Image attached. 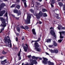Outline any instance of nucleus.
<instances>
[{"instance_id":"aec40b11","label":"nucleus","mask_w":65,"mask_h":65,"mask_svg":"<svg viewBox=\"0 0 65 65\" xmlns=\"http://www.w3.org/2000/svg\"><path fill=\"white\" fill-rule=\"evenodd\" d=\"M51 39H48L47 40L46 42L47 43H50L51 42Z\"/></svg>"},{"instance_id":"c756f323","label":"nucleus","mask_w":65,"mask_h":65,"mask_svg":"<svg viewBox=\"0 0 65 65\" xmlns=\"http://www.w3.org/2000/svg\"><path fill=\"white\" fill-rule=\"evenodd\" d=\"M55 3V1L54 0H52L51 1V3L54 4Z\"/></svg>"},{"instance_id":"8fccbe9b","label":"nucleus","mask_w":65,"mask_h":65,"mask_svg":"<svg viewBox=\"0 0 65 65\" xmlns=\"http://www.w3.org/2000/svg\"><path fill=\"white\" fill-rule=\"evenodd\" d=\"M34 5L33 4H32L31 5V7H34Z\"/></svg>"},{"instance_id":"412c9836","label":"nucleus","mask_w":65,"mask_h":65,"mask_svg":"<svg viewBox=\"0 0 65 65\" xmlns=\"http://www.w3.org/2000/svg\"><path fill=\"white\" fill-rule=\"evenodd\" d=\"M40 38H39L38 39L37 41H32V42H38L39 41H40Z\"/></svg>"},{"instance_id":"cd10ccee","label":"nucleus","mask_w":65,"mask_h":65,"mask_svg":"<svg viewBox=\"0 0 65 65\" xmlns=\"http://www.w3.org/2000/svg\"><path fill=\"white\" fill-rule=\"evenodd\" d=\"M43 15H44V17H46L47 16V14L46 13H43Z\"/></svg>"},{"instance_id":"ddd939ff","label":"nucleus","mask_w":65,"mask_h":65,"mask_svg":"<svg viewBox=\"0 0 65 65\" xmlns=\"http://www.w3.org/2000/svg\"><path fill=\"white\" fill-rule=\"evenodd\" d=\"M7 60L5 59L4 61H1V63L2 65H4L5 63H7Z\"/></svg>"},{"instance_id":"9b49d317","label":"nucleus","mask_w":65,"mask_h":65,"mask_svg":"<svg viewBox=\"0 0 65 65\" xmlns=\"http://www.w3.org/2000/svg\"><path fill=\"white\" fill-rule=\"evenodd\" d=\"M42 16V13L41 12H40L38 15V16H37V19H39Z\"/></svg>"},{"instance_id":"864d4df0","label":"nucleus","mask_w":65,"mask_h":65,"mask_svg":"<svg viewBox=\"0 0 65 65\" xmlns=\"http://www.w3.org/2000/svg\"><path fill=\"white\" fill-rule=\"evenodd\" d=\"M3 57H0V59H3Z\"/></svg>"},{"instance_id":"f03ea898","label":"nucleus","mask_w":65,"mask_h":65,"mask_svg":"<svg viewBox=\"0 0 65 65\" xmlns=\"http://www.w3.org/2000/svg\"><path fill=\"white\" fill-rule=\"evenodd\" d=\"M30 19H31V14L28 13L27 14V18L26 20L24 19V21L25 22L26 24H30Z\"/></svg>"},{"instance_id":"dca6fc26","label":"nucleus","mask_w":65,"mask_h":65,"mask_svg":"<svg viewBox=\"0 0 65 65\" xmlns=\"http://www.w3.org/2000/svg\"><path fill=\"white\" fill-rule=\"evenodd\" d=\"M39 5H40V4H39V3L37 2L36 4L35 7H38V6Z\"/></svg>"},{"instance_id":"a19ab883","label":"nucleus","mask_w":65,"mask_h":65,"mask_svg":"<svg viewBox=\"0 0 65 65\" xmlns=\"http://www.w3.org/2000/svg\"><path fill=\"white\" fill-rule=\"evenodd\" d=\"M63 10H65V5H63Z\"/></svg>"},{"instance_id":"69168bd1","label":"nucleus","mask_w":65,"mask_h":65,"mask_svg":"<svg viewBox=\"0 0 65 65\" xmlns=\"http://www.w3.org/2000/svg\"><path fill=\"white\" fill-rule=\"evenodd\" d=\"M58 1H60L61 0H58Z\"/></svg>"},{"instance_id":"bb28decb","label":"nucleus","mask_w":65,"mask_h":65,"mask_svg":"<svg viewBox=\"0 0 65 65\" xmlns=\"http://www.w3.org/2000/svg\"><path fill=\"white\" fill-rule=\"evenodd\" d=\"M18 57H19V60H21V56H20V55H21V54H20V55H19L18 54Z\"/></svg>"},{"instance_id":"13d9d810","label":"nucleus","mask_w":65,"mask_h":65,"mask_svg":"<svg viewBox=\"0 0 65 65\" xmlns=\"http://www.w3.org/2000/svg\"><path fill=\"white\" fill-rule=\"evenodd\" d=\"M53 27H51L50 28V29L51 30V29H53Z\"/></svg>"},{"instance_id":"f704fd0d","label":"nucleus","mask_w":65,"mask_h":65,"mask_svg":"<svg viewBox=\"0 0 65 65\" xmlns=\"http://www.w3.org/2000/svg\"><path fill=\"white\" fill-rule=\"evenodd\" d=\"M20 27L21 28H22V29H26L25 28V27L23 26H21Z\"/></svg>"},{"instance_id":"9d476101","label":"nucleus","mask_w":65,"mask_h":65,"mask_svg":"<svg viewBox=\"0 0 65 65\" xmlns=\"http://www.w3.org/2000/svg\"><path fill=\"white\" fill-rule=\"evenodd\" d=\"M22 46H23V48L24 51L26 52H27V50H28V45L27 44H26V46H24V44H22Z\"/></svg>"},{"instance_id":"6ab92c4d","label":"nucleus","mask_w":65,"mask_h":65,"mask_svg":"<svg viewBox=\"0 0 65 65\" xmlns=\"http://www.w3.org/2000/svg\"><path fill=\"white\" fill-rule=\"evenodd\" d=\"M60 6V7H61V6H63V3H62L59 2L58 3Z\"/></svg>"},{"instance_id":"680f3d73","label":"nucleus","mask_w":65,"mask_h":65,"mask_svg":"<svg viewBox=\"0 0 65 65\" xmlns=\"http://www.w3.org/2000/svg\"><path fill=\"white\" fill-rule=\"evenodd\" d=\"M40 2H41V1H42V0H39Z\"/></svg>"},{"instance_id":"423d86ee","label":"nucleus","mask_w":65,"mask_h":65,"mask_svg":"<svg viewBox=\"0 0 65 65\" xmlns=\"http://www.w3.org/2000/svg\"><path fill=\"white\" fill-rule=\"evenodd\" d=\"M59 32L60 35V39L58 40V41L59 43H61L62 42V41L63 40V39L62 38H63L64 37L63 36H62V34L64 35L65 34V31H62L61 32Z\"/></svg>"},{"instance_id":"39448f33","label":"nucleus","mask_w":65,"mask_h":65,"mask_svg":"<svg viewBox=\"0 0 65 65\" xmlns=\"http://www.w3.org/2000/svg\"><path fill=\"white\" fill-rule=\"evenodd\" d=\"M34 45L35 47V49L36 50V51L37 52H40L41 51V49L40 48H38L39 47V45L38 44L37 42H35V43Z\"/></svg>"},{"instance_id":"393cba45","label":"nucleus","mask_w":65,"mask_h":65,"mask_svg":"<svg viewBox=\"0 0 65 65\" xmlns=\"http://www.w3.org/2000/svg\"><path fill=\"white\" fill-rule=\"evenodd\" d=\"M57 28L58 29V30H60L61 28V25H59L58 27H57Z\"/></svg>"},{"instance_id":"774afa93","label":"nucleus","mask_w":65,"mask_h":65,"mask_svg":"<svg viewBox=\"0 0 65 65\" xmlns=\"http://www.w3.org/2000/svg\"><path fill=\"white\" fill-rule=\"evenodd\" d=\"M58 10V9H56V10Z\"/></svg>"},{"instance_id":"2eb2a0df","label":"nucleus","mask_w":65,"mask_h":65,"mask_svg":"<svg viewBox=\"0 0 65 65\" xmlns=\"http://www.w3.org/2000/svg\"><path fill=\"white\" fill-rule=\"evenodd\" d=\"M37 24H42V22L39 21V19H38Z\"/></svg>"},{"instance_id":"4be33fe9","label":"nucleus","mask_w":65,"mask_h":65,"mask_svg":"<svg viewBox=\"0 0 65 65\" xmlns=\"http://www.w3.org/2000/svg\"><path fill=\"white\" fill-rule=\"evenodd\" d=\"M54 45L55 46H57V43L55 41H54Z\"/></svg>"},{"instance_id":"49530a36","label":"nucleus","mask_w":65,"mask_h":65,"mask_svg":"<svg viewBox=\"0 0 65 65\" xmlns=\"http://www.w3.org/2000/svg\"><path fill=\"white\" fill-rule=\"evenodd\" d=\"M53 46V45H49L48 46L49 47H52Z\"/></svg>"},{"instance_id":"5fc2aeb1","label":"nucleus","mask_w":65,"mask_h":65,"mask_svg":"<svg viewBox=\"0 0 65 65\" xmlns=\"http://www.w3.org/2000/svg\"><path fill=\"white\" fill-rule=\"evenodd\" d=\"M26 0H22V1L23 2H26Z\"/></svg>"},{"instance_id":"de8ad7c7","label":"nucleus","mask_w":65,"mask_h":65,"mask_svg":"<svg viewBox=\"0 0 65 65\" xmlns=\"http://www.w3.org/2000/svg\"><path fill=\"white\" fill-rule=\"evenodd\" d=\"M15 19H16L17 20H18L19 19V18H17V17H15Z\"/></svg>"},{"instance_id":"f257e3e1","label":"nucleus","mask_w":65,"mask_h":65,"mask_svg":"<svg viewBox=\"0 0 65 65\" xmlns=\"http://www.w3.org/2000/svg\"><path fill=\"white\" fill-rule=\"evenodd\" d=\"M0 19L2 22V23L1 25L2 29L1 30V32H0V33H1L3 31H4V28L6 26V24L5 23V20L3 19V18H0Z\"/></svg>"},{"instance_id":"a878e982","label":"nucleus","mask_w":65,"mask_h":65,"mask_svg":"<svg viewBox=\"0 0 65 65\" xmlns=\"http://www.w3.org/2000/svg\"><path fill=\"white\" fill-rule=\"evenodd\" d=\"M43 12H45L47 11V10L45 9H42Z\"/></svg>"},{"instance_id":"c03bdc74","label":"nucleus","mask_w":65,"mask_h":65,"mask_svg":"<svg viewBox=\"0 0 65 65\" xmlns=\"http://www.w3.org/2000/svg\"><path fill=\"white\" fill-rule=\"evenodd\" d=\"M56 18H57V19H60V17H58H58L56 16Z\"/></svg>"},{"instance_id":"58836bf2","label":"nucleus","mask_w":65,"mask_h":65,"mask_svg":"<svg viewBox=\"0 0 65 65\" xmlns=\"http://www.w3.org/2000/svg\"><path fill=\"white\" fill-rule=\"evenodd\" d=\"M15 6V5L13 4L11 6V8L12 7H14Z\"/></svg>"},{"instance_id":"79ce46f5","label":"nucleus","mask_w":65,"mask_h":65,"mask_svg":"<svg viewBox=\"0 0 65 65\" xmlns=\"http://www.w3.org/2000/svg\"><path fill=\"white\" fill-rule=\"evenodd\" d=\"M16 1L18 3H19V2H20V0H16Z\"/></svg>"},{"instance_id":"c9c22d12","label":"nucleus","mask_w":65,"mask_h":65,"mask_svg":"<svg viewBox=\"0 0 65 65\" xmlns=\"http://www.w3.org/2000/svg\"><path fill=\"white\" fill-rule=\"evenodd\" d=\"M36 16V17H37V16H38V15L37 13H35V14H34Z\"/></svg>"},{"instance_id":"0eeeda50","label":"nucleus","mask_w":65,"mask_h":65,"mask_svg":"<svg viewBox=\"0 0 65 65\" xmlns=\"http://www.w3.org/2000/svg\"><path fill=\"white\" fill-rule=\"evenodd\" d=\"M13 12L14 13H18L17 15H21V11L20 10L18 11L17 9H15L13 10Z\"/></svg>"},{"instance_id":"338daca9","label":"nucleus","mask_w":65,"mask_h":65,"mask_svg":"<svg viewBox=\"0 0 65 65\" xmlns=\"http://www.w3.org/2000/svg\"><path fill=\"white\" fill-rule=\"evenodd\" d=\"M8 21V19H7V21Z\"/></svg>"},{"instance_id":"37998d69","label":"nucleus","mask_w":65,"mask_h":65,"mask_svg":"<svg viewBox=\"0 0 65 65\" xmlns=\"http://www.w3.org/2000/svg\"><path fill=\"white\" fill-rule=\"evenodd\" d=\"M5 15L6 17L7 18V13L6 12L5 14Z\"/></svg>"},{"instance_id":"603ef678","label":"nucleus","mask_w":65,"mask_h":65,"mask_svg":"<svg viewBox=\"0 0 65 65\" xmlns=\"http://www.w3.org/2000/svg\"><path fill=\"white\" fill-rule=\"evenodd\" d=\"M18 38L17 37L16 38V41H18Z\"/></svg>"},{"instance_id":"6e6552de","label":"nucleus","mask_w":65,"mask_h":65,"mask_svg":"<svg viewBox=\"0 0 65 65\" xmlns=\"http://www.w3.org/2000/svg\"><path fill=\"white\" fill-rule=\"evenodd\" d=\"M50 33L51 34V35L53 36L54 37L56 38V35L55 34V32H54V30H51L50 31Z\"/></svg>"},{"instance_id":"72a5a7b5","label":"nucleus","mask_w":65,"mask_h":65,"mask_svg":"<svg viewBox=\"0 0 65 65\" xmlns=\"http://www.w3.org/2000/svg\"><path fill=\"white\" fill-rule=\"evenodd\" d=\"M17 8L18 9H20V6L19 5H18L17 6Z\"/></svg>"},{"instance_id":"20e7f679","label":"nucleus","mask_w":65,"mask_h":65,"mask_svg":"<svg viewBox=\"0 0 65 65\" xmlns=\"http://www.w3.org/2000/svg\"><path fill=\"white\" fill-rule=\"evenodd\" d=\"M4 41L5 43L8 42V43H10V46H8L9 47H10L11 48V46H12V45H11V40H10L9 37L7 36V38L6 37H5L4 38Z\"/></svg>"},{"instance_id":"1a4fd4ad","label":"nucleus","mask_w":65,"mask_h":65,"mask_svg":"<svg viewBox=\"0 0 65 65\" xmlns=\"http://www.w3.org/2000/svg\"><path fill=\"white\" fill-rule=\"evenodd\" d=\"M29 62H30V63H31V64L33 63V65L34 64H37V61L35 60H33V59H30L28 60Z\"/></svg>"},{"instance_id":"5701e85b","label":"nucleus","mask_w":65,"mask_h":65,"mask_svg":"<svg viewBox=\"0 0 65 65\" xmlns=\"http://www.w3.org/2000/svg\"><path fill=\"white\" fill-rule=\"evenodd\" d=\"M17 30L18 32H20V28L19 27H18L17 28Z\"/></svg>"},{"instance_id":"7ed1b4c3","label":"nucleus","mask_w":65,"mask_h":65,"mask_svg":"<svg viewBox=\"0 0 65 65\" xmlns=\"http://www.w3.org/2000/svg\"><path fill=\"white\" fill-rule=\"evenodd\" d=\"M44 60L42 61V63L44 64H48L49 65H54L53 63L51 62L50 61H47L48 59L46 58L43 57Z\"/></svg>"},{"instance_id":"0e129e2a","label":"nucleus","mask_w":65,"mask_h":65,"mask_svg":"<svg viewBox=\"0 0 65 65\" xmlns=\"http://www.w3.org/2000/svg\"><path fill=\"white\" fill-rule=\"evenodd\" d=\"M4 1H7V0H4Z\"/></svg>"},{"instance_id":"052dcab7","label":"nucleus","mask_w":65,"mask_h":65,"mask_svg":"<svg viewBox=\"0 0 65 65\" xmlns=\"http://www.w3.org/2000/svg\"><path fill=\"white\" fill-rule=\"evenodd\" d=\"M39 59H40V60H42V58H39Z\"/></svg>"},{"instance_id":"4c0bfd02","label":"nucleus","mask_w":65,"mask_h":65,"mask_svg":"<svg viewBox=\"0 0 65 65\" xmlns=\"http://www.w3.org/2000/svg\"><path fill=\"white\" fill-rule=\"evenodd\" d=\"M21 49H20V51L18 54V55H20V54L21 55Z\"/></svg>"},{"instance_id":"7c9ffc66","label":"nucleus","mask_w":65,"mask_h":65,"mask_svg":"<svg viewBox=\"0 0 65 65\" xmlns=\"http://www.w3.org/2000/svg\"><path fill=\"white\" fill-rule=\"evenodd\" d=\"M25 28L27 30H28V29H29V27H28V26H26L25 27Z\"/></svg>"},{"instance_id":"f8f14e48","label":"nucleus","mask_w":65,"mask_h":65,"mask_svg":"<svg viewBox=\"0 0 65 65\" xmlns=\"http://www.w3.org/2000/svg\"><path fill=\"white\" fill-rule=\"evenodd\" d=\"M5 13V11L3 10L1 12V10H0V17H2V16H3V14H4V13Z\"/></svg>"},{"instance_id":"473e14b6","label":"nucleus","mask_w":65,"mask_h":65,"mask_svg":"<svg viewBox=\"0 0 65 65\" xmlns=\"http://www.w3.org/2000/svg\"><path fill=\"white\" fill-rule=\"evenodd\" d=\"M54 17H55L56 16V17H58V16H59V15H58V14H55L54 13Z\"/></svg>"},{"instance_id":"4468645a","label":"nucleus","mask_w":65,"mask_h":65,"mask_svg":"<svg viewBox=\"0 0 65 65\" xmlns=\"http://www.w3.org/2000/svg\"><path fill=\"white\" fill-rule=\"evenodd\" d=\"M32 32L33 34H34V35H36V32H35V29H32Z\"/></svg>"},{"instance_id":"a18cd8bd","label":"nucleus","mask_w":65,"mask_h":65,"mask_svg":"<svg viewBox=\"0 0 65 65\" xmlns=\"http://www.w3.org/2000/svg\"><path fill=\"white\" fill-rule=\"evenodd\" d=\"M35 57L34 56H33L32 57V59H35Z\"/></svg>"},{"instance_id":"6e6d98bb","label":"nucleus","mask_w":65,"mask_h":65,"mask_svg":"<svg viewBox=\"0 0 65 65\" xmlns=\"http://www.w3.org/2000/svg\"><path fill=\"white\" fill-rule=\"evenodd\" d=\"M45 54H46L47 55H49V54H48V53H47L46 52H45Z\"/></svg>"},{"instance_id":"ea45409f","label":"nucleus","mask_w":65,"mask_h":65,"mask_svg":"<svg viewBox=\"0 0 65 65\" xmlns=\"http://www.w3.org/2000/svg\"><path fill=\"white\" fill-rule=\"evenodd\" d=\"M49 51L50 52H51V53H53V52H54V50H52L49 49Z\"/></svg>"},{"instance_id":"e2e57ef3","label":"nucleus","mask_w":65,"mask_h":65,"mask_svg":"<svg viewBox=\"0 0 65 65\" xmlns=\"http://www.w3.org/2000/svg\"><path fill=\"white\" fill-rule=\"evenodd\" d=\"M24 63H23L22 64V65H24Z\"/></svg>"},{"instance_id":"c85d7f7f","label":"nucleus","mask_w":65,"mask_h":65,"mask_svg":"<svg viewBox=\"0 0 65 65\" xmlns=\"http://www.w3.org/2000/svg\"><path fill=\"white\" fill-rule=\"evenodd\" d=\"M24 6L25 7H27V4H26V2H24Z\"/></svg>"},{"instance_id":"f3484780","label":"nucleus","mask_w":65,"mask_h":65,"mask_svg":"<svg viewBox=\"0 0 65 65\" xmlns=\"http://www.w3.org/2000/svg\"><path fill=\"white\" fill-rule=\"evenodd\" d=\"M53 52L55 53H58V50L57 49L54 50H53Z\"/></svg>"},{"instance_id":"09e8293b","label":"nucleus","mask_w":65,"mask_h":65,"mask_svg":"<svg viewBox=\"0 0 65 65\" xmlns=\"http://www.w3.org/2000/svg\"><path fill=\"white\" fill-rule=\"evenodd\" d=\"M51 5L52 7H54V5H53V4H51Z\"/></svg>"},{"instance_id":"e433bc0d","label":"nucleus","mask_w":65,"mask_h":65,"mask_svg":"<svg viewBox=\"0 0 65 65\" xmlns=\"http://www.w3.org/2000/svg\"><path fill=\"white\" fill-rule=\"evenodd\" d=\"M27 57H28V58H31V55H28L27 56Z\"/></svg>"},{"instance_id":"b1692460","label":"nucleus","mask_w":65,"mask_h":65,"mask_svg":"<svg viewBox=\"0 0 65 65\" xmlns=\"http://www.w3.org/2000/svg\"><path fill=\"white\" fill-rule=\"evenodd\" d=\"M30 11H31L32 12V13H33V12H34V10H33L32 9H31L29 10Z\"/></svg>"},{"instance_id":"2f4dec72","label":"nucleus","mask_w":65,"mask_h":65,"mask_svg":"<svg viewBox=\"0 0 65 65\" xmlns=\"http://www.w3.org/2000/svg\"><path fill=\"white\" fill-rule=\"evenodd\" d=\"M2 53L3 54H6L7 53L4 52V51H3L2 52Z\"/></svg>"},{"instance_id":"a211bd4d","label":"nucleus","mask_w":65,"mask_h":65,"mask_svg":"<svg viewBox=\"0 0 65 65\" xmlns=\"http://www.w3.org/2000/svg\"><path fill=\"white\" fill-rule=\"evenodd\" d=\"M32 63H29V64H28V62L27 63H26L24 64V65H33V63H32V64H31Z\"/></svg>"},{"instance_id":"4d7b16f0","label":"nucleus","mask_w":65,"mask_h":65,"mask_svg":"<svg viewBox=\"0 0 65 65\" xmlns=\"http://www.w3.org/2000/svg\"><path fill=\"white\" fill-rule=\"evenodd\" d=\"M38 58L36 57H35V59H36V60H37Z\"/></svg>"},{"instance_id":"bf43d9fd","label":"nucleus","mask_w":65,"mask_h":65,"mask_svg":"<svg viewBox=\"0 0 65 65\" xmlns=\"http://www.w3.org/2000/svg\"><path fill=\"white\" fill-rule=\"evenodd\" d=\"M24 38H22V40H24Z\"/></svg>"},{"instance_id":"3c124183","label":"nucleus","mask_w":65,"mask_h":65,"mask_svg":"<svg viewBox=\"0 0 65 65\" xmlns=\"http://www.w3.org/2000/svg\"><path fill=\"white\" fill-rule=\"evenodd\" d=\"M12 16L13 17H14V18H15V15H12Z\"/></svg>"}]
</instances>
